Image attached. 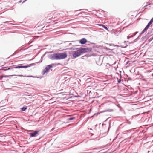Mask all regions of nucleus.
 <instances>
[{
	"mask_svg": "<svg viewBox=\"0 0 153 153\" xmlns=\"http://www.w3.org/2000/svg\"><path fill=\"white\" fill-rule=\"evenodd\" d=\"M150 23L149 22L148 23L147 25L146 26V27H145V28L144 29V30L142 31L141 32V34H143L145 32L147 29L149 28V27H150V25H151Z\"/></svg>",
	"mask_w": 153,
	"mask_h": 153,
	"instance_id": "obj_5",
	"label": "nucleus"
},
{
	"mask_svg": "<svg viewBox=\"0 0 153 153\" xmlns=\"http://www.w3.org/2000/svg\"><path fill=\"white\" fill-rule=\"evenodd\" d=\"M88 49L86 48H80L76 51H73L72 52L73 56L74 58L79 57L83 53L87 52Z\"/></svg>",
	"mask_w": 153,
	"mask_h": 153,
	"instance_id": "obj_2",
	"label": "nucleus"
},
{
	"mask_svg": "<svg viewBox=\"0 0 153 153\" xmlns=\"http://www.w3.org/2000/svg\"><path fill=\"white\" fill-rule=\"evenodd\" d=\"M34 65V63L31 64L27 65V66H18L15 67L14 68H26L28 67H30Z\"/></svg>",
	"mask_w": 153,
	"mask_h": 153,
	"instance_id": "obj_4",
	"label": "nucleus"
},
{
	"mask_svg": "<svg viewBox=\"0 0 153 153\" xmlns=\"http://www.w3.org/2000/svg\"><path fill=\"white\" fill-rule=\"evenodd\" d=\"M27 108V107H24L21 108V110L22 111H24Z\"/></svg>",
	"mask_w": 153,
	"mask_h": 153,
	"instance_id": "obj_10",
	"label": "nucleus"
},
{
	"mask_svg": "<svg viewBox=\"0 0 153 153\" xmlns=\"http://www.w3.org/2000/svg\"><path fill=\"white\" fill-rule=\"evenodd\" d=\"M55 65H60L61 64L60 63H58L57 64H53L51 65H48L45 68L44 70L45 73L47 72H48L49 69L52 68V66H54Z\"/></svg>",
	"mask_w": 153,
	"mask_h": 153,
	"instance_id": "obj_3",
	"label": "nucleus"
},
{
	"mask_svg": "<svg viewBox=\"0 0 153 153\" xmlns=\"http://www.w3.org/2000/svg\"><path fill=\"white\" fill-rule=\"evenodd\" d=\"M117 33H120V32H117Z\"/></svg>",
	"mask_w": 153,
	"mask_h": 153,
	"instance_id": "obj_19",
	"label": "nucleus"
},
{
	"mask_svg": "<svg viewBox=\"0 0 153 153\" xmlns=\"http://www.w3.org/2000/svg\"><path fill=\"white\" fill-rule=\"evenodd\" d=\"M16 76H23L22 75H17Z\"/></svg>",
	"mask_w": 153,
	"mask_h": 153,
	"instance_id": "obj_16",
	"label": "nucleus"
},
{
	"mask_svg": "<svg viewBox=\"0 0 153 153\" xmlns=\"http://www.w3.org/2000/svg\"><path fill=\"white\" fill-rule=\"evenodd\" d=\"M8 76H0V80H1L3 78H7L8 77Z\"/></svg>",
	"mask_w": 153,
	"mask_h": 153,
	"instance_id": "obj_9",
	"label": "nucleus"
},
{
	"mask_svg": "<svg viewBox=\"0 0 153 153\" xmlns=\"http://www.w3.org/2000/svg\"><path fill=\"white\" fill-rule=\"evenodd\" d=\"M13 75H10V76H13Z\"/></svg>",
	"mask_w": 153,
	"mask_h": 153,
	"instance_id": "obj_21",
	"label": "nucleus"
},
{
	"mask_svg": "<svg viewBox=\"0 0 153 153\" xmlns=\"http://www.w3.org/2000/svg\"><path fill=\"white\" fill-rule=\"evenodd\" d=\"M67 56V55L65 53H56L51 55V59L52 60H60L64 59Z\"/></svg>",
	"mask_w": 153,
	"mask_h": 153,
	"instance_id": "obj_1",
	"label": "nucleus"
},
{
	"mask_svg": "<svg viewBox=\"0 0 153 153\" xmlns=\"http://www.w3.org/2000/svg\"><path fill=\"white\" fill-rule=\"evenodd\" d=\"M19 2H21V1H19Z\"/></svg>",
	"mask_w": 153,
	"mask_h": 153,
	"instance_id": "obj_20",
	"label": "nucleus"
},
{
	"mask_svg": "<svg viewBox=\"0 0 153 153\" xmlns=\"http://www.w3.org/2000/svg\"><path fill=\"white\" fill-rule=\"evenodd\" d=\"M87 58V57L86 56H83L82 57V58L83 59H86Z\"/></svg>",
	"mask_w": 153,
	"mask_h": 153,
	"instance_id": "obj_12",
	"label": "nucleus"
},
{
	"mask_svg": "<svg viewBox=\"0 0 153 153\" xmlns=\"http://www.w3.org/2000/svg\"><path fill=\"white\" fill-rule=\"evenodd\" d=\"M151 19L153 21V17Z\"/></svg>",
	"mask_w": 153,
	"mask_h": 153,
	"instance_id": "obj_17",
	"label": "nucleus"
},
{
	"mask_svg": "<svg viewBox=\"0 0 153 153\" xmlns=\"http://www.w3.org/2000/svg\"><path fill=\"white\" fill-rule=\"evenodd\" d=\"M26 0H25L24 1H23V2H25L26 1Z\"/></svg>",
	"mask_w": 153,
	"mask_h": 153,
	"instance_id": "obj_18",
	"label": "nucleus"
},
{
	"mask_svg": "<svg viewBox=\"0 0 153 153\" xmlns=\"http://www.w3.org/2000/svg\"><path fill=\"white\" fill-rule=\"evenodd\" d=\"M75 119L74 117H71L70 118L68 119V120H71Z\"/></svg>",
	"mask_w": 153,
	"mask_h": 153,
	"instance_id": "obj_13",
	"label": "nucleus"
},
{
	"mask_svg": "<svg viewBox=\"0 0 153 153\" xmlns=\"http://www.w3.org/2000/svg\"><path fill=\"white\" fill-rule=\"evenodd\" d=\"M102 27H103V28H104L105 29H106L107 31H108V28L104 25H103Z\"/></svg>",
	"mask_w": 153,
	"mask_h": 153,
	"instance_id": "obj_11",
	"label": "nucleus"
},
{
	"mask_svg": "<svg viewBox=\"0 0 153 153\" xmlns=\"http://www.w3.org/2000/svg\"><path fill=\"white\" fill-rule=\"evenodd\" d=\"M87 42V41L86 39L85 38H82L79 41L80 43L82 44H84L86 43Z\"/></svg>",
	"mask_w": 153,
	"mask_h": 153,
	"instance_id": "obj_8",
	"label": "nucleus"
},
{
	"mask_svg": "<svg viewBox=\"0 0 153 153\" xmlns=\"http://www.w3.org/2000/svg\"><path fill=\"white\" fill-rule=\"evenodd\" d=\"M150 23L149 22L148 23L147 25L146 26V27H145V28L144 29V30L142 31L141 32V34H143L145 32L147 29L149 28V27H150V25H151Z\"/></svg>",
	"mask_w": 153,
	"mask_h": 153,
	"instance_id": "obj_6",
	"label": "nucleus"
},
{
	"mask_svg": "<svg viewBox=\"0 0 153 153\" xmlns=\"http://www.w3.org/2000/svg\"><path fill=\"white\" fill-rule=\"evenodd\" d=\"M97 25L99 26H101L102 27V26L103 25L102 24H97Z\"/></svg>",
	"mask_w": 153,
	"mask_h": 153,
	"instance_id": "obj_15",
	"label": "nucleus"
},
{
	"mask_svg": "<svg viewBox=\"0 0 153 153\" xmlns=\"http://www.w3.org/2000/svg\"><path fill=\"white\" fill-rule=\"evenodd\" d=\"M38 133L37 131H34L33 133H30L29 134L31 137H35Z\"/></svg>",
	"mask_w": 153,
	"mask_h": 153,
	"instance_id": "obj_7",
	"label": "nucleus"
},
{
	"mask_svg": "<svg viewBox=\"0 0 153 153\" xmlns=\"http://www.w3.org/2000/svg\"><path fill=\"white\" fill-rule=\"evenodd\" d=\"M153 22V21L151 19L149 22L151 24H152Z\"/></svg>",
	"mask_w": 153,
	"mask_h": 153,
	"instance_id": "obj_14",
	"label": "nucleus"
}]
</instances>
